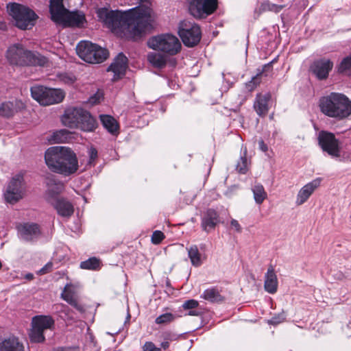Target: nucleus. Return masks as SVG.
Listing matches in <instances>:
<instances>
[{
  "label": "nucleus",
  "instance_id": "1",
  "mask_svg": "<svg viewBox=\"0 0 351 351\" xmlns=\"http://www.w3.org/2000/svg\"><path fill=\"white\" fill-rule=\"evenodd\" d=\"M45 160L53 172L69 176L79 169L78 159L74 151L69 147L56 146L47 149Z\"/></svg>",
  "mask_w": 351,
  "mask_h": 351
},
{
  "label": "nucleus",
  "instance_id": "2",
  "mask_svg": "<svg viewBox=\"0 0 351 351\" xmlns=\"http://www.w3.org/2000/svg\"><path fill=\"white\" fill-rule=\"evenodd\" d=\"M141 5L122 11L110 10L109 7L96 8V14L100 22H148L152 18V10L149 0H140Z\"/></svg>",
  "mask_w": 351,
  "mask_h": 351
},
{
  "label": "nucleus",
  "instance_id": "3",
  "mask_svg": "<svg viewBox=\"0 0 351 351\" xmlns=\"http://www.w3.org/2000/svg\"><path fill=\"white\" fill-rule=\"evenodd\" d=\"M320 111L326 117L342 121L351 115V100L346 95L332 92L319 100Z\"/></svg>",
  "mask_w": 351,
  "mask_h": 351
},
{
  "label": "nucleus",
  "instance_id": "4",
  "mask_svg": "<svg viewBox=\"0 0 351 351\" xmlns=\"http://www.w3.org/2000/svg\"><path fill=\"white\" fill-rule=\"evenodd\" d=\"M104 26L117 36L133 40L152 34L156 28L154 23H104Z\"/></svg>",
  "mask_w": 351,
  "mask_h": 351
},
{
  "label": "nucleus",
  "instance_id": "5",
  "mask_svg": "<svg viewBox=\"0 0 351 351\" xmlns=\"http://www.w3.org/2000/svg\"><path fill=\"white\" fill-rule=\"evenodd\" d=\"M62 123L71 128H80L85 132L93 131L97 125L90 114L81 108L71 107L65 110L62 117Z\"/></svg>",
  "mask_w": 351,
  "mask_h": 351
},
{
  "label": "nucleus",
  "instance_id": "6",
  "mask_svg": "<svg viewBox=\"0 0 351 351\" xmlns=\"http://www.w3.org/2000/svg\"><path fill=\"white\" fill-rule=\"evenodd\" d=\"M147 47L158 52H163L169 57L180 53L182 49L180 39L171 33H162L150 37L147 43Z\"/></svg>",
  "mask_w": 351,
  "mask_h": 351
},
{
  "label": "nucleus",
  "instance_id": "7",
  "mask_svg": "<svg viewBox=\"0 0 351 351\" xmlns=\"http://www.w3.org/2000/svg\"><path fill=\"white\" fill-rule=\"evenodd\" d=\"M76 51L82 60L90 64L101 63L109 56L106 48L89 41H80L76 47Z\"/></svg>",
  "mask_w": 351,
  "mask_h": 351
},
{
  "label": "nucleus",
  "instance_id": "8",
  "mask_svg": "<svg viewBox=\"0 0 351 351\" xmlns=\"http://www.w3.org/2000/svg\"><path fill=\"white\" fill-rule=\"evenodd\" d=\"M49 12L53 22H86L83 12H70L63 5V0H50Z\"/></svg>",
  "mask_w": 351,
  "mask_h": 351
},
{
  "label": "nucleus",
  "instance_id": "9",
  "mask_svg": "<svg viewBox=\"0 0 351 351\" xmlns=\"http://www.w3.org/2000/svg\"><path fill=\"white\" fill-rule=\"evenodd\" d=\"M32 97L40 105L50 106L62 102L65 97V92L60 88H51L43 86L31 88Z\"/></svg>",
  "mask_w": 351,
  "mask_h": 351
},
{
  "label": "nucleus",
  "instance_id": "10",
  "mask_svg": "<svg viewBox=\"0 0 351 351\" xmlns=\"http://www.w3.org/2000/svg\"><path fill=\"white\" fill-rule=\"evenodd\" d=\"M6 58L12 64L26 65L40 63L32 51L25 50L21 44L11 45L7 50Z\"/></svg>",
  "mask_w": 351,
  "mask_h": 351
},
{
  "label": "nucleus",
  "instance_id": "11",
  "mask_svg": "<svg viewBox=\"0 0 351 351\" xmlns=\"http://www.w3.org/2000/svg\"><path fill=\"white\" fill-rule=\"evenodd\" d=\"M54 325V320L51 316L38 315L32 319V329L29 338L35 343L43 342L45 340L44 331L51 329Z\"/></svg>",
  "mask_w": 351,
  "mask_h": 351
},
{
  "label": "nucleus",
  "instance_id": "12",
  "mask_svg": "<svg viewBox=\"0 0 351 351\" xmlns=\"http://www.w3.org/2000/svg\"><path fill=\"white\" fill-rule=\"evenodd\" d=\"M189 10L196 19H203L217 8V0H186Z\"/></svg>",
  "mask_w": 351,
  "mask_h": 351
},
{
  "label": "nucleus",
  "instance_id": "13",
  "mask_svg": "<svg viewBox=\"0 0 351 351\" xmlns=\"http://www.w3.org/2000/svg\"><path fill=\"white\" fill-rule=\"evenodd\" d=\"M178 35L187 47H193L199 44L202 38V31L196 23L188 25L182 23L178 31Z\"/></svg>",
  "mask_w": 351,
  "mask_h": 351
},
{
  "label": "nucleus",
  "instance_id": "14",
  "mask_svg": "<svg viewBox=\"0 0 351 351\" xmlns=\"http://www.w3.org/2000/svg\"><path fill=\"white\" fill-rule=\"evenodd\" d=\"M7 11L16 22H34L38 19L37 14L29 7L15 2L7 4Z\"/></svg>",
  "mask_w": 351,
  "mask_h": 351
},
{
  "label": "nucleus",
  "instance_id": "15",
  "mask_svg": "<svg viewBox=\"0 0 351 351\" xmlns=\"http://www.w3.org/2000/svg\"><path fill=\"white\" fill-rule=\"evenodd\" d=\"M319 145L322 150L332 158L340 156L339 142L333 133L327 131H320L317 136Z\"/></svg>",
  "mask_w": 351,
  "mask_h": 351
},
{
  "label": "nucleus",
  "instance_id": "16",
  "mask_svg": "<svg viewBox=\"0 0 351 351\" xmlns=\"http://www.w3.org/2000/svg\"><path fill=\"white\" fill-rule=\"evenodd\" d=\"M23 178L21 175L14 176L9 183L7 190L4 193L6 202L14 204L23 197L22 183Z\"/></svg>",
  "mask_w": 351,
  "mask_h": 351
},
{
  "label": "nucleus",
  "instance_id": "17",
  "mask_svg": "<svg viewBox=\"0 0 351 351\" xmlns=\"http://www.w3.org/2000/svg\"><path fill=\"white\" fill-rule=\"evenodd\" d=\"M333 65L331 60L324 58L315 60L310 66L309 70L319 80H324L328 78Z\"/></svg>",
  "mask_w": 351,
  "mask_h": 351
},
{
  "label": "nucleus",
  "instance_id": "18",
  "mask_svg": "<svg viewBox=\"0 0 351 351\" xmlns=\"http://www.w3.org/2000/svg\"><path fill=\"white\" fill-rule=\"evenodd\" d=\"M322 178H318L302 186L297 194L295 204L298 206L304 204L314 191L320 186Z\"/></svg>",
  "mask_w": 351,
  "mask_h": 351
},
{
  "label": "nucleus",
  "instance_id": "19",
  "mask_svg": "<svg viewBox=\"0 0 351 351\" xmlns=\"http://www.w3.org/2000/svg\"><path fill=\"white\" fill-rule=\"evenodd\" d=\"M19 237L25 241H32L40 234L39 226L33 223H25L18 226Z\"/></svg>",
  "mask_w": 351,
  "mask_h": 351
},
{
  "label": "nucleus",
  "instance_id": "20",
  "mask_svg": "<svg viewBox=\"0 0 351 351\" xmlns=\"http://www.w3.org/2000/svg\"><path fill=\"white\" fill-rule=\"evenodd\" d=\"M128 67V58L123 53H120L114 58L113 62L108 67V71L114 73L113 80H117L125 75Z\"/></svg>",
  "mask_w": 351,
  "mask_h": 351
},
{
  "label": "nucleus",
  "instance_id": "21",
  "mask_svg": "<svg viewBox=\"0 0 351 351\" xmlns=\"http://www.w3.org/2000/svg\"><path fill=\"white\" fill-rule=\"evenodd\" d=\"M270 99L271 95L269 93H258L256 95L253 107L259 117H265L268 113Z\"/></svg>",
  "mask_w": 351,
  "mask_h": 351
},
{
  "label": "nucleus",
  "instance_id": "22",
  "mask_svg": "<svg viewBox=\"0 0 351 351\" xmlns=\"http://www.w3.org/2000/svg\"><path fill=\"white\" fill-rule=\"evenodd\" d=\"M54 208L62 217L69 219L74 213V206L71 202L64 198H58L53 203Z\"/></svg>",
  "mask_w": 351,
  "mask_h": 351
},
{
  "label": "nucleus",
  "instance_id": "23",
  "mask_svg": "<svg viewBox=\"0 0 351 351\" xmlns=\"http://www.w3.org/2000/svg\"><path fill=\"white\" fill-rule=\"evenodd\" d=\"M61 296L63 300H64L66 302H68L77 311L80 312L84 311L83 306L77 302L75 287L73 285L67 284L64 287Z\"/></svg>",
  "mask_w": 351,
  "mask_h": 351
},
{
  "label": "nucleus",
  "instance_id": "24",
  "mask_svg": "<svg viewBox=\"0 0 351 351\" xmlns=\"http://www.w3.org/2000/svg\"><path fill=\"white\" fill-rule=\"evenodd\" d=\"M278 278L272 265H270L265 276L264 288L269 293L274 294L278 289Z\"/></svg>",
  "mask_w": 351,
  "mask_h": 351
},
{
  "label": "nucleus",
  "instance_id": "25",
  "mask_svg": "<svg viewBox=\"0 0 351 351\" xmlns=\"http://www.w3.org/2000/svg\"><path fill=\"white\" fill-rule=\"evenodd\" d=\"M169 56L163 52H158L156 51H152L147 53V59L149 63L157 69L164 68L167 62Z\"/></svg>",
  "mask_w": 351,
  "mask_h": 351
},
{
  "label": "nucleus",
  "instance_id": "26",
  "mask_svg": "<svg viewBox=\"0 0 351 351\" xmlns=\"http://www.w3.org/2000/svg\"><path fill=\"white\" fill-rule=\"evenodd\" d=\"M219 222V219L217 213L213 209H209L202 217V227L204 230L208 232L214 229Z\"/></svg>",
  "mask_w": 351,
  "mask_h": 351
},
{
  "label": "nucleus",
  "instance_id": "27",
  "mask_svg": "<svg viewBox=\"0 0 351 351\" xmlns=\"http://www.w3.org/2000/svg\"><path fill=\"white\" fill-rule=\"evenodd\" d=\"M24 108V104L20 101H8L3 103L0 106V115L10 117Z\"/></svg>",
  "mask_w": 351,
  "mask_h": 351
},
{
  "label": "nucleus",
  "instance_id": "28",
  "mask_svg": "<svg viewBox=\"0 0 351 351\" xmlns=\"http://www.w3.org/2000/svg\"><path fill=\"white\" fill-rule=\"evenodd\" d=\"M186 250L191 265L195 267L201 266L203 262L206 259V256L199 252L196 245H192L187 247Z\"/></svg>",
  "mask_w": 351,
  "mask_h": 351
},
{
  "label": "nucleus",
  "instance_id": "29",
  "mask_svg": "<svg viewBox=\"0 0 351 351\" xmlns=\"http://www.w3.org/2000/svg\"><path fill=\"white\" fill-rule=\"evenodd\" d=\"M0 351H24V347L17 338L11 337L0 343Z\"/></svg>",
  "mask_w": 351,
  "mask_h": 351
},
{
  "label": "nucleus",
  "instance_id": "30",
  "mask_svg": "<svg viewBox=\"0 0 351 351\" xmlns=\"http://www.w3.org/2000/svg\"><path fill=\"white\" fill-rule=\"evenodd\" d=\"M271 62L265 64L261 71H258L257 74L254 76L252 80L245 84L246 88L249 91H252L261 83V77L264 73H267L271 70Z\"/></svg>",
  "mask_w": 351,
  "mask_h": 351
},
{
  "label": "nucleus",
  "instance_id": "31",
  "mask_svg": "<svg viewBox=\"0 0 351 351\" xmlns=\"http://www.w3.org/2000/svg\"><path fill=\"white\" fill-rule=\"evenodd\" d=\"M47 193L51 197H54L60 193L64 189V184L62 182L56 181L53 178H47Z\"/></svg>",
  "mask_w": 351,
  "mask_h": 351
},
{
  "label": "nucleus",
  "instance_id": "32",
  "mask_svg": "<svg viewBox=\"0 0 351 351\" xmlns=\"http://www.w3.org/2000/svg\"><path fill=\"white\" fill-rule=\"evenodd\" d=\"M254 199L256 204H261L267 197V192L263 186L259 183H256L252 187Z\"/></svg>",
  "mask_w": 351,
  "mask_h": 351
},
{
  "label": "nucleus",
  "instance_id": "33",
  "mask_svg": "<svg viewBox=\"0 0 351 351\" xmlns=\"http://www.w3.org/2000/svg\"><path fill=\"white\" fill-rule=\"evenodd\" d=\"M99 117L104 127L109 132L114 134L117 131L118 124L112 117L106 114H101Z\"/></svg>",
  "mask_w": 351,
  "mask_h": 351
},
{
  "label": "nucleus",
  "instance_id": "34",
  "mask_svg": "<svg viewBox=\"0 0 351 351\" xmlns=\"http://www.w3.org/2000/svg\"><path fill=\"white\" fill-rule=\"evenodd\" d=\"M201 297L210 302H219L223 300V297L220 295L219 291L215 288L206 289Z\"/></svg>",
  "mask_w": 351,
  "mask_h": 351
},
{
  "label": "nucleus",
  "instance_id": "35",
  "mask_svg": "<svg viewBox=\"0 0 351 351\" xmlns=\"http://www.w3.org/2000/svg\"><path fill=\"white\" fill-rule=\"evenodd\" d=\"M69 132L66 130H60L53 132V134L48 138L51 143H64L68 138Z\"/></svg>",
  "mask_w": 351,
  "mask_h": 351
},
{
  "label": "nucleus",
  "instance_id": "36",
  "mask_svg": "<svg viewBox=\"0 0 351 351\" xmlns=\"http://www.w3.org/2000/svg\"><path fill=\"white\" fill-rule=\"evenodd\" d=\"M99 260L95 257L90 258L80 263V268L83 269L97 270L99 268Z\"/></svg>",
  "mask_w": 351,
  "mask_h": 351
},
{
  "label": "nucleus",
  "instance_id": "37",
  "mask_svg": "<svg viewBox=\"0 0 351 351\" xmlns=\"http://www.w3.org/2000/svg\"><path fill=\"white\" fill-rule=\"evenodd\" d=\"M60 82L66 85H72L76 81V77L75 75L71 73H62L58 75Z\"/></svg>",
  "mask_w": 351,
  "mask_h": 351
},
{
  "label": "nucleus",
  "instance_id": "38",
  "mask_svg": "<svg viewBox=\"0 0 351 351\" xmlns=\"http://www.w3.org/2000/svg\"><path fill=\"white\" fill-rule=\"evenodd\" d=\"M338 71L339 73L348 74L351 71V56L346 57L341 62Z\"/></svg>",
  "mask_w": 351,
  "mask_h": 351
},
{
  "label": "nucleus",
  "instance_id": "39",
  "mask_svg": "<svg viewBox=\"0 0 351 351\" xmlns=\"http://www.w3.org/2000/svg\"><path fill=\"white\" fill-rule=\"evenodd\" d=\"M237 169L241 173H245L248 169V162L245 156H241L237 165Z\"/></svg>",
  "mask_w": 351,
  "mask_h": 351
},
{
  "label": "nucleus",
  "instance_id": "40",
  "mask_svg": "<svg viewBox=\"0 0 351 351\" xmlns=\"http://www.w3.org/2000/svg\"><path fill=\"white\" fill-rule=\"evenodd\" d=\"M174 317L173 314L170 313H166L160 315L156 319V323L158 324H165L173 321Z\"/></svg>",
  "mask_w": 351,
  "mask_h": 351
},
{
  "label": "nucleus",
  "instance_id": "41",
  "mask_svg": "<svg viewBox=\"0 0 351 351\" xmlns=\"http://www.w3.org/2000/svg\"><path fill=\"white\" fill-rule=\"evenodd\" d=\"M261 7L263 10H269L275 12H278L284 8V5H278L274 3H271L269 2H266L263 3Z\"/></svg>",
  "mask_w": 351,
  "mask_h": 351
},
{
  "label": "nucleus",
  "instance_id": "42",
  "mask_svg": "<svg viewBox=\"0 0 351 351\" xmlns=\"http://www.w3.org/2000/svg\"><path fill=\"white\" fill-rule=\"evenodd\" d=\"M165 238L164 234L159 230H156L152 236V241L154 244H159Z\"/></svg>",
  "mask_w": 351,
  "mask_h": 351
},
{
  "label": "nucleus",
  "instance_id": "43",
  "mask_svg": "<svg viewBox=\"0 0 351 351\" xmlns=\"http://www.w3.org/2000/svg\"><path fill=\"white\" fill-rule=\"evenodd\" d=\"M285 319V312H282L279 313L278 315L274 316L271 319H269V323L271 324H278L284 322Z\"/></svg>",
  "mask_w": 351,
  "mask_h": 351
},
{
  "label": "nucleus",
  "instance_id": "44",
  "mask_svg": "<svg viewBox=\"0 0 351 351\" xmlns=\"http://www.w3.org/2000/svg\"><path fill=\"white\" fill-rule=\"evenodd\" d=\"M199 303L197 300H189L185 301L183 304L182 307L184 309H193L198 306Z\"/></svg>",
  "mask_w": 351,
  "mask_h": 351
},
{
  "label": "nucleus",
  "instance_id": "45",
  "mask_svg": "<svg viewBox=\"0 0 351 351\" xmlns=\"http://www.w3.org/2000/svg\"><path fill=\"white\" fill-rule=\"evenodd\" d=\"M143 351H162L160 348L156 347V346L150 341L146 342L143 346Z\"/></svg>",
  "mask_w": 351,
  "mask_h": 351
},
{
  "label": "nucleus",
  "instance_id": "46",
  "mask_svg": "<svg viewBox=\"0 0 351 351\" xmlns=\"http://www.w3.org/2000/svg\"><path fill=\"white\" fill-rule=\"evenodd\" d=\"M16 27L22 30L30 29L33 27L34 23H12Z\"/></svg>",
  "mask_w": 351,
  "mask_h": 351
},
{
  "label": "nucleus",
  "instance_id": "47",
  "mask_svg": "<svg viewBox=\"0 0 351 351\" xmlns=\"http://www.w3.org/2000/svg\"><path fill=\"white\" fill-rule=\"evenodd\" d=\"M230 226L232 228H234L237 232H241L242 228L240 226L239 221L236 219H232L230 221Z\"/></svg>",
  "mask_w": 351,
  "mask_h": 351
},
{
  "label": "nucleus",
  "instance_id": "48",
  "mask_svg": "<svg viewBox=\"0 0 351 351\" xmlns=\"http://www.w3.org/2000/svg\"><path fill=\"white\" fill-rule=\"evenodd\" d=\"M88 154H89V157H90L89 163H91L97 157V151L96 149L91 147L89 149Z\"/></svg>",
  "mask_w": 351,
  "mask_h": 351
},
{
  "label": "nucleus",
  "instance_id": "49",
  "mask_svg": "<svg viewBox=\"0 0 351 351\" xmlns=\"http://www.w3.org/2000/svg\"><path fill=\"white\" fill-rule=\"evenodd\" d=\"M101 97V94L97 93V94L90 97L89 102L92 105L96 104L99 102Z\"/></svg>",
  "mask_w": 351,
  "mask_h": 351
},
{
  "label": "nucleus",
  "instance_id": "50",
  "mask_svg": "<svg viewBox=\"0 0 351 351\" xmlns=\"http://www.w3.org/2000/svg\"><path fill=\"white\" fill-rule=\"evenodd\" d=\"M51 267H52V264L47 263L45 267H43V268H41L39 270L38 273L40 274H44L47 273Z\"/></svg>",
  "mask_w": 351,
  "mask_h": 351
},
{
  "label": "nucleus",
  "instance_id": "51",
  "mask_svg": "<svg viewBox=\"0 0 351 351\" xmlns=\"http://www.w3.org/2000/svg\"><path fill=\"white\" fill-rule=\"evenodd\" d=\"M51 267H52V264L47 263L45 267H43V268H41L39 270L38 273L40 274H44L47 273Z\"/></svg>",
  "mask_w": 351,
  "mask_h": 351
},
{
  "label": "nucleus",
  "instance_id": "52",
  "mask_svg": "<svg viewBox=\"0 0 351 351\" xmlns=\"http://www.w3.org/2000/svg\"><path fill=\"white\" fill-rule=\"evenodd\" d=\"M51 267H52V264L47 263L45 267H43V268H41L39 270L38 273L40 274H44L47 273Z\"/></svg>",
  "mask_w": 351,
  "mask_h": 351
},
{
  "label": "nucleus",
  "instance_id": "53",
  "mask_svg": "<svg viewBox=\"0 0 351 351\" xmlns=\"http://www.w3.org/2000/svg\"><path fill=\"white\" fill-rule=\"evenodd\" d=\"M62 25V27L63 28L67 27H82L84 23H60Z\"/></svg>",
  "mask_w": 351,
  "mask_h": 351
},
{
  "label": "nucleus",
  "instance_id": "54",
  "mask_svg": "<svg viewBox=\"0 0 351 351\" xmlns=\"http://www.w3.org/2000/svg\"><path fill=\"white\" fill-rule=\"evenodd\" d=\"M258 145H259V148L261 151L265 152L266 151H267V145L264 143V141L263 140H261L259 141L258 142Z\"/></svg>",
  "mask_w": 351,
  "mask_h": 351
},
{
  "label": "nucleus",
  "instance_id": "55",
  "mask_svg": "<svg viewBox=\"0 0 351 351\" xmlns=\"http://www.w3.org/2000/svg\"><path fill=\"white\" fill-rule=\"evenodd\" d=\"M187 315L190 316H199L200 315V311L195 310V308L191 309Z\"/></svg>",
  "mask_w": 351,
  "mask_h": 351
},
{
  "label": "nucleus",
  "instance_id": "56",
  "mask_svg": "<svg viewBox=\"0 0 351 351\" xmlns=\"http://www.w3.org/2000/svg\"><path fill=\"white\" fill-rule=\"evenodd\" d=\"M54 351H77V350L71 348H58Z\"/></svg>",
  "mask_w": 351,
  "mask_h": 351
},
{
  "label": "nucleus",
  "instance_id": "57",
  "mask_svg": "<svg viewBox=\"0 0 351 351\" xmlns=\"http://www.w3.org/2000/svg\"><path fill=\"white\" fill-rule=\"evenodd\" d=\"M161 347L164 349V350H166L169 347V341H163L161 343Z\"/></svg>",
  "mask_w": 351,
  "mask_h": 351
},
{
  "label": "nucleus",
  "instance_id": "58",
  "mask_svg": "<svg viewBox=\"0 0 351 351\" xmlns=\"http://www.w3.org/2000/svg\"><path fill=\"white\" fill-rule=\"evenodd\" d=\"M62 308H63L62 311L64 312L66 314H67L69 311V308L64 305L62 306Z\"/></svg>",
  "mask_w": 351,
  "mask_h": 351
},
{
  "label": "nucleus",
  "instance_id": "59",
  "mask_svg": "<svg viewBox=\"0 0 351 351\" xmlns=\"http://www.w3.org/2000/svg\"><path fill=\"white\" fill-rule=\"evenodd\" d=\"M1 25H0V29L1 30H5L6 29V25H5V23H0Z\"/></svg>",
  "mask_w": 351,
  "mask_h": 351
},
{
  "label": "nucleus",
  "instance_id": "60",
  "mask_svg": "<svg viewBox=\"0 0 351 351\" xmlns=\"http://www.w3.org/2000/svg\"><path fill=\"white\" fill-rule=\"evenodd\" d=\"M27 278H32V274H29L27 276Z\"/></svg>",
  "mask_w": 351,
  "mask_h": 351
}]
</instances>
